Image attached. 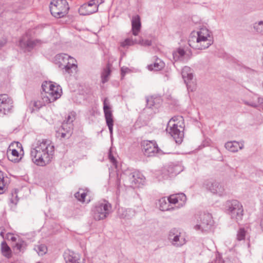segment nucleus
Listing matches in <instances>:
<instances>
[{
  "label": "nucleus",
  "mask_w": 263,
  "mask_h": 263,
  "mask_svg": "<svg viewBox=\"0 0 263 263\" xmlns=\"http://www.w3.org/2000/svg\"><path fill=\"white\" fill-rule=\"evenodd\" d=\"M54 147L49 140L38 142L32 148L30 155L33 162L37 165L44 166L49 163L54 154Z\"/></svg>",
  "instance_id": "f257e3e1"
},
{
  "label": "nucleus",
  "mask_w": 263,
  "mask_h": 263,
  "mask_svg": "<svg viewBox=\"0 0 263 263\" xmlns=\"http://www.w3.org/2000/svg\"><path fill=\"white\" fill-rule=\"evenodd\" d=\"M212 37L210 31L201 28L197 31H193L190 35L188 43L193 49L203 50L208 48L213 44Z\"/></svg>",
  "instance_id": "f03ea898"
},
{
  "label": "nucleus",
  "mask_w": 263,
  "mask_h": 263,
  "mask_svg": "<svg viewBox=\"0 0 263 263\" xmlns=\"http://www.w3.org/2000/svg\"><path fill=\"white\" fill-rule=\"evenodd\" d=\"M121 180H122L125 186L134 188L140 187L141 185H143L145 178L139 172L126 171L121 174L120 178L117 179L118 188L120 186Z\"/></svg>",
  "instance_id": "7ed1b4c3"
},
{
  "label": "nucleus",
  "mask_w": 263,
  "mask_h": 263,
  "mask_svg": "<svg viewBox=\"0 0 263 263\" xmlns=\"http://www.w3.org/2000/svg\"><path fill=\"white\" fill-rule=\"evenodd\" d=\"M182 117H174L168 121L166 132L174 139L177 143H181L184 137V126Z\"/></svg>",
  "instance_id": "20e7f679"
},
{
  "label": "nucleus",
  "mask_w": 263,
  "mask_h": 263,
  "mask_svg": "<svg viewBox=\"0 0 263 263\" xmlns=\"http://www.w3.org/2000/svg\"><path fill=\"white\" fill-rule=\"evenodd\" d=\"M42 92L41 97L45 103H51L59 99L62 92V88L59 85L52 82L45 81L42 85Z\"/></svg>",
  "instance_id": "39448f33"
},
{
  "label": "nucleus",
  "mask_w": 263,
  "mask_h": 263,
  "mask_svg": "<svg viewBox=\"0 0 263 263\" xmlns=\"http://www.w3.org/2000/svg\"><path fill=\"white\" fill-rule=\"evenodd\" d=\"M191 223L193 229L196 231L207 233L211 231L213 220L211 214L202 213L195 216Z\"/></svg>",
  "instance_id": "423d86ee"
},
{
  "label": "nucleus",
  "mask_w": 263,
  "mask_h": 263,
  "mask_svg": "<svg viewBox=\"0 0 263 263\" xmlns=\"http://www.w3.org/2000/svg\"><path fill=\"white\" fill-rule=\"evenodd\" d=\"M55 61L59 65V67L63 70V72L72 73L77 67L76 60L67 54H57L55 57Z\"/></svg>",
  "instance_id": "0eeeda50"
},
{
  "label": "nucleus",
  "mask_w": 263,
  "mask_h": 263,
  "mask_svg": "<svg viewBox=\"0 0 263 263\" xmlns=\"http://www.w3.org/2000/svg\"><path fill=\"white\" fill-rule=\"evenodd\" d=\"M69 7L66 0H52L50 3V10L55 17L61 18L68 13Z\"/></svg>",
  "instance_id": "6e6552de"
},
{
  "label": "nucleus",
  "mask_w": 263,
  "mask_h": 263,
  "mask_svg": "<svg viewBox=\"0 0 263 263\" xmlns=\"http://www.w3.org/2000/svg\"><path fill=\"white\" fill-rule=\"evenodd\" d=\"M226 206L228 213L232 219L236 221L241 220L243 216V208L242 204L237 200L228 201Z\"/></svg>",
  "instance_id": "1a4fd4ad"
},
{
  "label": "nucleus",
  "mask_w": 263,
  "mask_h": 263,
  "mask_svg": "<svg viewBox=\"0 0 263 263\" xmlns=\"http://www.w3.org/2000/svg\"><path fill=\"white\" fill-rule=\"evenodd\" d=\"M111 209V205L108 201L99 202L92 210L93 217L96 220H103L109 215Z\"/></svg>",
  "instance_id": "9d476101"
},
{
  "label": "nucleus",
  "mask_w": 263,
  "mask_h": 263,
  "mask_svg": "<svg viewBox=\"0 0 263 263\" xmlns=\"http://www.w3.org/2000/svg\"><path fill=\"white\" fill-rule=\"evenodd\" d=\"M168 239L173 246L176 247H181L186 243V239L180 230L175 228L169 231Z\"/></svg>",
  "instance_id": "9b49d317"
},
{
  "label": "nucleus",
  "mask_w": 263,
  "mask_h": 263,
  "mask_svg": "<svg viewBox=\"0 0 263 263\" xmlns=\"http://www.w3.org/2000/svg\"><path fill=\"white\" fill-rule=\"evenodd\" d=\"M142 151L145 156L152 157L161 153V150L158 147L154 141H144L142 142Z\"/></svg>",
  "instance_id": "f8f14e48"
},
{
  "label": "nucleus",
  "mask_w": 263,
  "mask_h": 263,
  "mask_svg": "<svg viewBox=\"0 0 263 263\" xmlns=\"http://www.w3.org/2000/svg\"><path fill=\"white\" fill-rule=\"evenodd\" d=\"M103 111L106 124L108 127L110 137H111L113 133L114 120L110 103L107 98H105L103 101Z\"/></svg>",
  "instance_id": "ddd939ff"
},
{
  "label": "nucleus",
  "mask_w": 263,
  "mask_h": 263,
  "mask_svg": "<svg viewBox=\"0 0 263 263\" xmlns=\"http://www.w3.org/2000/svg\"><path fill=\"white\" fill-rule=\"evenodd\" d=\"M13 108L12 99L7 94L0 95V114L6 115L11 112Z\"/></svg>",
  "instance_id": "4468645a"
},
{
  "label": "nucleus",
  "mask_w": 263,
  "mask_h": 263,
  "mask_svg": "<svg viewBox=\"0 0 263 263\" xmlns=\"http://www.w3.org/2000/svg\"><path fill=\"white\" fill-rule=\"evenodd\" d=\"M203 186L213 194L219 196H222L224 191V187L220 183L213 180L205 181Z\"/></svg>",
  "instance_id": "2eb2a0df"
},
{
  "label": "nucleus",
  "mask_w": 263,
  "mask_h": 263,
  "mask_svg": "<svg viewBox=\"0 0 263 263\" xmlns=\"http://www.w3.org/2000/svg\"><path fill=\"white\" fill-rule=\"evenodd\" d=\"M75 119V116L73 115H68L66 120L64 121L61 126V129L60 131L61 134V137L65 138L67 134L71 135L73 129L72 122Z\"/></svg>",
  "instance_id": "dca6fc26"
},
{
  "label": "nucleus",
  "mask_w": 263,
  "mask_h": 263,
  "mask_svg": "<svg viewBox=\"0 0 263 263\" xmlns=\"http://www.w3.org/2000/svg\"><path fill=\"white\" fill-rule=\"evenodd\" d=\"M167 200L171 205H176L175 208L178 209L185 204L186 197L184 194L179 193L170 195L167 198Z\"/></svg>",
  "instance_id": "f3484780"
},
{
  "label": "nucleus",
  "mask_w": 263,
  "mask_h": 263,
  "mask_svg": "<svg viewBox=\"0 0 263 263\" xmlns=\"http://www.w3.org/2000/svg\"><path fill=\"white\" fill-rule=\"evenodd\" d=\"M98 9V4L90 1L88 3L84 4L79 9L80 15H87L96 12Z\"/></svg>",
  "instance_id": "a211bd4d"
},
{
  "label": "nucleus",
  "mask_w": 263,
  "mask_h": 263,
  "mask_svg": "<svg viewBox=\"0 0 263 263\" xmlns=\"http://www.w3.org/2000/svg\"><path fill=\"white\" fill-rule=\"evenodd\" d=\"M66 263H84L83 259H81L79 254L73 252H65L64 255Z\"/></svg>",
  "instance_id": "6ab92c4d"
},
{
  "label": "nucleus",
  "mask_w": 263,
  "mask_h": 263,
  "mask_svg": "<svg viewBox=\"0 0 263 263\" xmlns=\"http://www.w3.org/2000/svg\"><path fill=\"white\" fill-rule=\"evenodd\" d=\"M43 42L40 40H27L26 41L25 39H21L20 41V44L22 47H26L28 50L32 49L35 46L41 45Z\"/></svg>",
  "instance_id": "aec40b11"
},
{
  "label": "nucleus",
  "mask_w": 263,
  "mask_h": 263,
  "mask_svg": "<svg viewBox=\"0 0 263 263\" xmlns=\"http://www.w3.org/2000/svg\"><path fill=\"white\" fill-rule=\"evenodd\" d=\"M136 214L135 211L133 209L119 208L118 211V215L121 219H130Z\"/></svg>",
  "instance_id": "412c9836"
},
{
  "label": "nucleus",
  "mask_w": 263,
  "mask_h": 263,
  "mask_svg": "<svg viewBox=\"0 0 263 263\" xmlns=\"http://www.w3.org/2000/svg\"><path fill=\"white\" fill-rule=\"evenodd\" d=\"M181 74L184 81L186 83V87L187 89H189L190 87V81H191L193 78L191 68L188 66H184L182 69Z\"/></svg>",
  "instance_id": "4be33fe9"
},
{
  "label": "nucleus",
  "mask_w": 263,
  "mask_h": 263,
  "mask_svg": "<svg viewBox=\"0 0 263 263\" xmlns=\"http://www.w3.org/2000/svg\"><path fill=\"white\" fill-rule=\"evenodd\" d=\"M27 241L26 237L17 235V254L24 253L28 246Z\"/></svg>",
  "instance_id": "5701e85b"
},
{
  "label": "nucleus",
  "mask_w": 263,
  "mask_h": 263,
  "mask_svg": "<svg viewBox=\"0 0 263 263\" xmlns=\"http://www.w3.org/2000/svg\"><path fill=\"white\" fill-rule=\"evenodd\" d=\"M133 34L137 36L141 28L140 18L139 15L134 16L132 20Z\"/></svg>",
  "instance_id": "b1692460"
},
{
  "label": "nucleus",
  "mask_w": 263,
  "mask_h": 263,
  "mask_svg": "<svg viewBox=\"0 0 263 263\" xmlns=\"http://www.w3.org/2000/svg\"><path fill=\"white\" fill-rule=\"evenodd\" d=\"M146 101L147 106L150 108H152L153 107L158 108L161 102V99L160 97H154V96L146 97Z\"/></svg>",
  "instance_id": "393cba45"
},
{
  "label": "nucleus",
  "mask_w": 263,
  "mask_h": 263,
  "mask_svg": "<svg viewBox=\"0 0 263 263\" xmlns=\"http://www.w3.org/2000/svg\"><path fill=\"white\" fill-rule=\"evenodd\" d=\"M243 145L237 141H229L225 144V147L228 151L232 152H236L238 149H241L243 148Z\"/></svg>",
  "instance_id": "a878e982"
},
{
  "label": "nucleus",
  "mask_w": 263,
  "mask_h": 263,
  "mask_svg": "<svg viewBox=\"0 0 263 263\" xmlns=\"http://www.w3.org/2000/svg\"><path fill=\"white\" fill-rule=\"evenodd\" d=\"M159 208L161 211H170L175 209V207L173 206L170 204V203L168 201L167 198L166 199L165 197H163L161 198L159 200Z\"/></svg>",
  "instance_id": "bb28decb"
},
{
  "label": "nucleus",
  "mask_w": 263,
  "mask_h": 263,
  "mask_svg": "<svg viewBox=\"0 0 263 263\" xmlns=\"http://www.w3.org/2000/svg\"><path fill=\"white\" fill-rule=\"evenodd\" d=\"M165 66L164 63L159 59H157L153 64L147 66L148 70L158 71L161 70Z\"/></svg>",
  "instance_id": "cd10ccee"
},
{
  "label": "nucleus",
  "mask_w": 263,
  "mask_h": 263,
  "mask_svg": "<svg viewBox=\"0 0 263 263\" xmlns=\"http://www.w3.org/2000/svg\"><path fill=\"white\" fill-rule=\"evenodd\" d=\"M1 252L3 255L6 258H9L11 257V250L5 241L1 243Z\"/></svg>",
  "instance_id": "c85d7f7f"
},
{
  "label": "nucleus",
  "mask_w": 263,
  "mask_h": 263,
  "mask_svg": "<svg viewBox=\"0 0 263 263\" xmlns=\"http://www.w3.org/2000/svg\"><path fill=\"white\" fill-rule=\"evenodd\" d=\"M140 43V40H138L136 36L134 38L133 36L126 39L123 42L121 43V46L125 47L126 46H132Z\"/></svg>",
  "instance_id": "c756f323"
},
{
  "label": "nucleus",
  "mask_w": 263,
  "mask_h": 263,
  "mask_svg": "<svg viewBox=\"0 0 263 263\" xmlns=\"http://www.w3.org/2000/svg\"><path fill=\"white\" fill-rule=\"evenodd\" d=\"M110 72L111 70L109 64H107V66L103 69L101 74V81L103 83H105L108 81Z\"/></svg>",
  "instance_id": "7c9ffc66"
},
{
  "label": "nucleus",
  "mask_w": 263,
  "mask_h": 263,
  "mask_svg": "<svg viewBox=\"0 0 263 263\" xmlns=\"http://www.w3.org/2000/svg\"><path fill=\"white\" fill-rule=\"evenodd\" d=\"M185 54V51L181 48H178L173 53V58L175 61L182 60Z\"/></svg>",
  "instance_id": "2f4dec72"
},
{
  "label": "nucleus",
  "mask_w": 263,
  "mask_h": 263,
  "mask_svg": "<svg viewBox=\"0 0 263 263\" xmlns=\"http://www.w3.org/2000/svg\"><path fill=\"white\" fill-rule=\"evenodd\" d=\"M16 205V190L14 189L11 194V197L9 199V205L11 209L15 210Z\"/></svg>",
  "instance_id": "473e14b6"
},
{
  "label": "nucleus",
  "mask_w": 263,
  "mask_h": 263,
  "mask_svg": "<svg viewBox=\"0 0 263 263\" xmlns=\"http://www.w3.org/2000/svg\"><path fill=\"white\" fill-rule=\"evenodd\" d=\"M34 250L39 255H43L46 254L47 251L46 246L43 244L35 245L34 247Z\"/></svg>",
  "instance_id": "72a5a7b5"
},
{
  "label": "nucleus",
  "mask_w": 263,
  "mask_h": 263,
  "mask_svg": "<svg viewBox=\"0 0 263 263\" xmlns=\"http://www.w3.org/2000/svg\"><path fill=\"white\" fill-rule=\"evenodd\" d=\"M7 157L9 160L15 163L16 162V149H9L7 153Z\"/></svg>",
  "instance_id": "f704fd0d"
},
{
  "label": "nucleus",
  "mask_w": 263,
  "mask_h": 263,
  "mask_svg": "<svg viewBox=\"0 0 263 263\" xmlns=\"http://www.w3.org/2000/svg\"><path fill=\"white\" fill-rule=\"evenodd\" d=\"M253 28L255 31L263 34V21H259L253 24Z\"/></svg>",
  "instance_id": "c9c22d12"
},
{
  "label": "nucleus",
  "mask_w": 263,
  "mask_h": 263,
  "mask_svg": "<svg viewBox=\"0 0 263 263\" xmlns=\"http://www.w3.org/2000/svg\"><path fill=\"white\" fill-rule=\"evenodd\" d=\"M42 101H34L32 102L33 108V110H38L40 108H41L42 106L45 105L46 104H48L49 103H45L44 102L43 100L42 99Z\"/></svg>",
  "instance_id": "e433bc0d"
},
{
  "label": "nucleus",
  "mask_w": 263,
  "mask_h": 263,
  "mask_svg": "<svg viewBox=\"0 0 263 263\" xmlns=\"http://www.w3.org/2000/svg\"><path fill=\"white\" fill-rule=\"evenodd\" d=\"M86 196V193L84 192L81 193L80 191L77 192L74 194V197L77 198L79 201L81 202H84L85 198Z\"/></svg>",
  "instance_id": "4c0bfd02"
},
{
  "label": "nucleus",
  "mask_w": 263,
  "mask_h": 263,
  "mask_svg": "<svg viewBox=\"0 0 263 263\" xmlns=\"http://www.w3.org/2000/svg\"><path fill=\"white\" fill-rule=\"evenodd\" d=\"M17 149H20L19 152L17 151V162H18V161H20L22 159L23 156L24 155V152L23 148L21 143H20L19 142L17 141Z\"/></svg>",
  "instance_id": "58836bf2"
},
{
  "label": "nucleus",
  "mask_w": 263,
  "mask_h": 263,
  "mask_svg": "<svg viewBox=\"0 0 263 263\" xmlns=\"http://www.w3.org/2000/svg\"><path fill=\"white\" fill-rule=\"evenodd\" d=\"M246 236V231L243 228H240L238 230L237 234V239L240 241L243 240Z\"/></svg>",
  "instance_id": "ea45409f"
},
{
  "label": "nucleus",
  "mask_w": 263,
  "mask_h": 263,
  "mask_svg": "<svg viewBox=\"0 0 263 263\" xmlns=\"http://www.w3.org/2000/svg\"><path fill=\"white\" fill-rule=\"evenodd\" d=\"M5 185L4 177L2 172L0 171V194L4 192Z\"/></svg>",
  "instance_id": "a19ab883"
},
{
  "label": "nucleus",
  "mask_w": 263,
  "mask_h": 263,
  "mask_svg": "<svg viewBox=\"0 0 263 263\" xmlns=\"http://www.w3.org/2000/svg\"><path fill=\"white\" fill-rule=\"evenodd\" d=\"M138 40H140V43H138V44H141L143 46H151L152 44V42L149 40H143L140 37H138Z\"/></svg>",
  "instance_id": "79ce46f5"
},
{
  "label": "nucleus",
  "mask_w": 263,
  "mask_h": 263,
  "mask_svg": "<svg viewBox=\"0 0 263 263\" xmlns=\"http://www.w3.org/2000/svg\"><path fill=\"white\" fill-rule=\"evenodd\" d=\"M108 157L110 161L114 164L116 163V160L113 155L110 153L108 155Z\"/></svg>",
  "instance_id": "37998d69"
},
{
  "label": "nucleus",
  "mask_w": 263,
  "mask_h": 263,
  "mask_svg": "<svg viewBox=\"0 0 263 263\" xmlns=\"http://www.w3.org/2000/svg\"><path fill=\"white\" fill-rule=\"evenodd\" d=\"M175 168H174L172 166H169L168 167V171L169 172L170 174H176L177 173V172L175 170Z\"/></svg>",
  "instance_id": "c03bdc74"
},
{
  "label": "nucleus",
  "mask_w": 263,
  "mask_h": 263,
  "mask_svg": "<svg viewBox=\"0 0 263 263\" xmlns=\"http://www.w3.org/2000/svg\"><path fill=\"white\" fill-rule=\"evenodd\" d=\"M245 103L253 107H256L258 106V104L255 102H246Z\"/></svg>",
  "instance_id": "a18cd8bd"
},
{
  "label": "nucleus",
  "mask_w": 263,
  "mask_h": 263,
  "mask_svg": "<svg viewBox=\"0 0 263 263\" xmlns=\"http://www.w3.org/2000/svg\"><path fill=\"white\" fill-rule=\"evenodd\" d=\"M129 71V69L128 68H124L122 67L121 68V74L122 76H124V75L127 72Z\"/></svg>",
  "instance_id": "49530a36"
},
{
  "label": "nucleus",
  "mask_w": 263,
  "mask_h": 263,
  "mask_svg": "<svg viewBox=\"0 0 263 263\" xmlns=\"http://www.w3.org/2000/svg\"><path fill=\"white\" fill-rule=\"evenodd\" d=\"M91 1H93L94 3H97V4H98V6L100 4L103 3L104 2L103 0H91Z\"/></svg>",
  "instance_id": "de8ad7c7"
},
{
  "label": "nucleus",
  "mask_w": 263,
  "mask_h": 263,
  "mask_svg": "<svg viewBox=\"0 0 263 263\" xmlns=\"http://www.w3.org/2000/svg\"><path fill=\"white\" fill-rule=\"evenodd\" d=\"M8 238H10V239H11L13 241H15L16 239L15 237L13 236V235L11 234H9L8 235Z\"/></svg>",
  "instance_id": "09e8293b"
},
{
  "label": "nucleus",
  "mask_w": 263,
  "mask_h": 263,
  "mask_svg": "<svg viewBox=\"0 0 263 263\" xmlns=\"http://www.w3.org/2000/svg\"><path fill=\"white\" fill-rule=\"evenodd\" d=\"M223 263H233V262L229 259H227L223 261Z\"/></svg>",
  "instance_id": "8fccbe9b"
},
{
  "label": "nucleus",
  "mask_w": 263,
  "mask_h": 263,
  "mask_svg": "<svg viewBox=\"0 0 263 263\" xmlns=\"http://www.w3.org/2000/svg\"><path fill=\"white\" fill-rule=\"evenodd\" d=\"M5 43L3 41H0V48L4 45Z\"/></svg>",
  "instance_id": "3c124183"
},
{
  "label": "nucleus",
  "mask_w": 263,
  "mask_h": 263,
  "mask_svg": "<svg viewBox=\"0 0 263 263\" xmlns=\"http://www.w3.org/2000/svg\"><path fill=\"white\" fill-rule=\"evenodd\" d=\"M260 226H261V230L263 231V219L261 221Z\"/></svg>",
  "instance_id": "603ef678"
}]
</instances>
